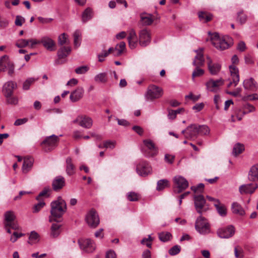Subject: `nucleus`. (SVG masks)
<instances>
[{
	"label": "nucleus",
	"mask_w": 258,
	"mask_h": 258,
	"mask_svg": "<svg viewBox=\"0 0 258 258\" xmlns=\"http://www.w3.org/2000/svg\"><path fill=\"white\" fill-rule=\"evenodd\" d=\"M204 184L200 183L197 186H191V189L194 191L195 195H198V193H201L204 191Z\"/></svg>",
	"instance_id": "obj_52"
},
{
	"label": "nucleus",
	"mask_w": 258,
	"mask_h": 258,
	"mask_svg": "<svg viewBox=\"0 0 258 258\" xmlns=\"http://www.w3.org/2000/svg\"><path fill=\"white\" fill-rule=\"evenodd\" d=\"M235 230L233 226H229L227 228L219 229L217 231L218 236L222 238H228L233 236Z\"/></svg>",
	"instance_id": "obj_17"
},
{
	"label": "nucleus",
	"mask_w": 258,
	"mask_h": 258,
	"mask_svg": "<svg viewBox=\"0 0 258 258\" xmlns=\"http://www.w3.org/2000/svg\"><path fill=\"white\" fill-rule=\"evenodd\" d=\"M231 210L234 214L243 216L245 214V211L241 206L238 203H233L231 206Z\"/></svg>",
	"instance_id": "obj_31"
},
{
	"label": "nucleus",
	"mask_w": 258,
	"mask_h": 258,
	"mask_svg": "<svg viewBox=\"0 0 258 258\" xmlns=\"http://www.w3.org/2000/svg\"><path fill=\"white\" fill-rule=\"evenodd\" d=\"M243 109V114H245L254 111L255 110V107L249 104H246L244 105Z\"/></svg>",
	"instance_id": "obj_58"
},
{
	"label": "nucleus",
	"mask_w": 258,
	"mask_h": 258,
	"mask_svg": "<svg viewBox=\"0 0 258 258\" xmlns=\"http://www.w3.org/2000/svg\"><path fill=\"white\" fill-rule=\"evenodd\" d=\"M248 175L250 180L258 181V164L251 167Z\"/></svg>",
	"instance_id": "obj_33"
},
{
	"label": "nucleus",
	"mask_w": 258,
	"mask_h": 258,
	"mask_svg": "<svg viewBox=\"0 0 258 258\" xmlns=\"http://www.w3.org/2000/svg\"><path fill=\"white\" fill-rule=\"evenodd\" d=\"M66 162L67 174L69 176L74 175L75 173V166L73 163L72 158L70 157H67Z\"/></svg>",
	"instance_id": "obj_28"
},
{
	"label": "nucleus",
	"mask_w": 258,
	"mask_h": 258,
	"mask_svg": "<svg viewBox=\"0 0 258 258\" xmlns=\"http://www.w3.org/2000/svg\"><path fill=\"white\" fill-rule=\"evenodd\" d=\"M207 59L208 67L210 73L213 75H217L221 70V65L218 63H213L209 57H207Z\"/></svg>",
	"instance_id": "obj_22"
},
{
	"label": "nucleus",
	"mask_w": 258,
	"mask_h": 258,
	"mask_svg": "<svg viewBox=\"0 0 258 258\" xmlns=\"http://www.w3.org/2000/svg\"><path fill=\"white\" fill-rule=\"evenodd\" d=\"M199 135H207L210 133V128L206 125H198Z\"/></svg>",
	"instance_id": "obj_41"
},
{
	"label": "nucleus",
	"mask_w": 258,
	"mask_h": 258,
	"mask_svg": "<svg viewBox=\"0 0 258 258\" xmlns=\"http://www.w3.org/2000/svg\"><path fill=\"white\" fill-rule=\"evenodd\" d=\"M29 45L28 40L21 39L16 43V45L19 48L25 47Z\"/></svg>",
	"instance_id": "obj_55"
},
{
	"label": "nucleus",
	"mask_w": 258,
	"mask_h": 258,
	"mask_svg": "<svg viewBox=\"0 0 258 258\" xmlns=\"http://www.w3.org/2000/svg\"><path fill=\"white\" fill-rule=\"evenodd\" d=\"M210 35V39L212 44L218 49L223 50L227 49L230 46V41L231 38L228 37L220 38L218 33H214Z\"/></svg>",
	"instance_id": "obj_2"
},
{
	"label": "nucleus",
	"mask_w": 258,
	"mask_h": 258,
	"mask_svg": "<svg viewBox=\"0 0 258 258\" xmlns=\"http://www.w3.org/2000/svg\"><path fill=\"white\" fill-rule=\"evenodd\" d=\"M58 42L61 46L69 43V40L66 33H63L58 37Z\"/></svg>",
	"instance_id": "obj_50"
},
{
	"label": "nucleus",
	"mask_w": 258,
	"mask_h": 258,
	"mask_svg": "<svg viewBox=\"0 0 258 258\" xmlns=\"http://www.w3.org/2000/svg\"><path fill=\"white\" fill-rule=\"evenodd\" d=\"M17 87V83L12 81L6 82L3 86V93L4 96L13 95L14 90Z\"/></svg>",
	"instance_id": "obj_21"
},
{
	"label": "nucleus",
	"mask_w": 258,
	"mask_h": 258,
	"mask_svg": "<svg viewBox=\"0 0 258 258\" xmlns=\"http://www.w3.org/2000/svg\"><path fill=\"white\" fill-rule=\"evenodd\" d=\"M73 122L78 123L81 126L88 129L90 128L93 125L92 119L85 115H79Z\"/></svg>",
	"instance_id": "obj_13"
},
{
	"label": "nucleus",
	"mask_w": 258,
	"mask_h": 258,
	"mask_svg": "<svg viewBox=\"0 0 258 258\" xmlns=\"http://www.w3.org/2000/svg\"><path fill=\"white\" fill-rule=\"evenodd\" d=\"M169 186V181L167 179H161L157 182L156 189L160 191Z\"/></svg>",
	"instance_id": "obj_37"
},
{
	"label": "nucleus",
	"mask_w": 258,
	"mask_h": 258,
	"mask_svg": "<svg viewBox=\"0 0 258 258\" xmlns=\"http://www.w3.org/2000/svg\"><path fill=\"white\" fill-rule=\"evenodd\" d=\"M85 219L88 225L93 228L97 227L100 223L99 216L94 209L91 210L87 213Z\"/></svg>",
	"instance_id": "obj_12"
},
{
	"label": "nucleus",
	"mask_w": 258,
	"mask_h": 258,
	"mask_svg": "<svg viewBox=\"0 0 258 258\" xmlns=\"http://www.w3.org/2000/svg\"><path fill=\"white\" fill-rule=\"evenodd\" d=\"M243 86L245 90L251 91H255L257 88V84L252 78L244 80Z\"/></svg>",
	"instance_id": "obj_24"
},
{
	"label": "nucleus",
	"mask_w": 258,
	"mask_h": 258,
	"mask_svg": "<svg viewBox=\"0 0 258 258\" xmlns=\"http://www.w3.org/2000/svg\"><path fill=\"white\" fill-rule=\"evenodd\" d=\"M25 22V19L21 16L17 15L16 17L15 24L17 26H21Z\"/></svg>",
	"instance_id": "obj_59"
},
{
	"label": "nucleus",
	"mask_w": 258,
	"mask_h": 258,
	"mask_svg": "<svg viewBox=\"0 0 258 258\" xmlns=\"http://www.w3.org/2000/svg\"><path fill=\"white\" fill-rule=\"evenodd\" d=\"M199 18L201 21L206 23L212 20V15L206 12H201L199 13Z\"/></svg>",
	"instance_id": "obj_35"
},
{
	"label": "nucleus",
	"mask_w": 258,
	"mask_h": 258,
	"mask_svg": "<svg viewBox=\"0 0 258 258\" xmlns=\"http://www.w3.org/2000/svg\"><path fill=\"white\" fill-rule=\"evenodd\" d=\"M247 15L243 12V11H240L237 14L236 21L240 24H244L247 20Z\"/></svg>",
	"instance_id": "obj_38"
},
{
	"label": "nucleus",
	"mask_w": 258,
	"mask_h": 258,
	"mask_svg": "<svg viewBox=\"0 0 258 258\" xmlns=\"http://www.w3.org/2000/svg\"><path fill=\"white\" fill-rule=\"evenodd\" d=\"M164 158L166 162L172 164L174 162L175 156L170 154H166Z\"/></svg>",
	"instance_id": "obj_64"
},
{
	"label": "nucleus",
	"mask_w": 258,
	"mask_h": 258,
	"mask_svg": "<svg viewBox=\"0 0 258 258\" xmlns=\"http://www.w3.org/2000/svg\"><path fill=\"white\" fill-rule=\"evenodd\" d=\"M215 207L218 214L224 217L227 214V209L225 205L221 204L219 201H216V203L214 204Z\"/></svg>",
	"instance_id": "obj_30"
},
{
	"label": "nucleus",
	"mask_w": 258,
	"mask_h": 258,
	"mask_svg": "<svg viewBox=\"0 0 258 258\" xmlns=\"http://www.w3.org/2000/svg\"><path fill=\"white\" fill-rule=\"evenodd\" d=\"M5 223H10L14 221L15 216L13 212L7 211L5 214Z\"/></svg>",
	"instance_id": "obj_48"
},
{
	"label": "nucleus",
	"mask_w": 258,
	"mask_h": 258,
	"mask_svg": "<svg viewBox=\"0 0 258 258\" xmlns=\"http://www.w3.org/2000/svg\"><path fill=\"white\" fill-rule=\"evenodd\" d=\"M50 191V189L48 187H45L42 191H41L39 195L37 197L36 200H39L41 197H45L47 198L49 197V191Z\"/></svg>",
	"instance_id": "obj_53"
},
{
	"label": "nucleus",
	"mask_w": 258,
	"mask_h": 258,
	"mask_svg": "<svg viewBox=\"0 0 258 258\" xmlns=\"http://www.w3.org/2000/svg\"><path fill=\"white\" fill-rule=\"evenodd\" d=\"M58 141V137L53 135L47 137L42 142L41 145L45 152H50L57 146Z\"/></svg>",
	"instance_id": "obj_6"
},
{
	"label": "nucleus",
	"mask_w": 258,
	"mask_h": 258,
	"mask_svg": "<svg viewBox=\"0 0 258 258\" xmlns=\"http://www.w3.org/2000/svg\"><path fill=\"white\" fill-rule=\"evenodd\" d=\"M203 51V48H202L195 50L197 55L195 56L192 63L194 66L196 67V69L192 73V78L201 76L204 73V70L199 68V67L203 66L205 63Z\"/></svg>",
	"instance_id": "obj_3"
},
{
	"label": "nucleus",
	"mask_w": 258,
	"mask_h": 258,
	"mask_svg": "<svg viewBox=\"0 0 258 258\" xmlns=\"http://www.w3.org/2000/svg\"><path fill=\"white\" fill-rule=\"evenodd\" d=\"M141 21L144 25H150L153 23V19L151 15H142L141 16Z\"/></svg>",
	"instance_id": "obj_45"
},
{
	"label": "nucleus",
	"mask_w": 258,
	"mask_h": 258,
	"mask_svg": "<svg viewBox=\"0 0 258 258\" xmlns=\"http://www.w3.org/2000/svg\"><path fill=\"white\" fill-rule=\"evenodd\" d=\"M7 69L8 71V74L10 76H12L14 73V64L10 60L9 61V64H8Z\"/></svg>",
	"instance_id": "obj_62"
},
{
	"label": "nucleus",
	"mask_w": 258,
	"mask_h": 258,
	"mask_svg": "<svg viewBox=\"0 0 258 258\" xmlns=\"http://www.w3.org/2000/svg\"><path fill=\"white\" fill-rule=\"evenodd\" d=\"M175 190L177 193L181 192L188 186V182L183 176L176 175L173 178Z\"/></svg>",
	"instance_id": "obj_11"
},
{
	"label": "nucleus",
	"mask_w": 258,
	"mask_h": 258,
	"mask_svg": "<svg viewBox=\"0 0 258 258\" xmlns=\"http://www.w3.org/2000/svg\"><path fill=\"white\" fill-rule=\"evenodd\" d=\"M136 170L138 174L142 176H146L152 173V167L146 161H140L137 165Z\"/></svg>",
	"instance_id": "obj_10"
},
{
	"label": "nucleus",
	"mask_w": 258,
	"mask_h": 258,
	"mask_svg": "<svg viewBox=\"0 0 258 258\" xmlns=\"http://www.w3.org/2000/svg\"><path fill=\"white\" fill-rule=\"evenodd\" d=\"M224 84V80L220 78L219 79L214 80L210 79L206 83V87L207 90L211 92L217 93L220 88V87Z\"/></svg>",
	"instance_id": "obj_9"
},
{
	"label": "nucleus",
	"mask_w": 258,
	"mask_h": 258,
	"mask_svg": "<svg viewBox=\"0 0 258 258\" xmlns=\"http://www.w3.org/2000/svg\"><path fill=\"white\" fill-rule=\"evenodd\" d=\"M257 187L258 185L255 183L243 184L239 187V191L241 195L252 194Z\"/></svg>",
	"instance_id": "obj_19"
},
{
	"label": "nucleus",
	"mask_w": 258,
	"mask_h": 258,
	"mask_svg": "<svg viewBox=\"0 0 258 258\" xmlns=\"http://www.w3.org/2000/svg\"><path fill=\"white\" fill-rule=\"evenodd\" d=\"M34 163V159L31 157H26L24 159L22 171L24 173H28L32 168Z\"/></svg>",
	"instance_id": "obj_25"
},
{
	"label": "nucleus",
	"mask_w": 258,
	"mask_h": 258,
	"mask_svg": "<svg viewBox=\"0 0 258 258\" xmlns=\"http://www.w3.org/2000/svg\"><path fill=\"white\" fill-rule=\"evenodd\" d=\"M142 151L147 157H152L158 154V150L154 142L150 139L143 140V146Z\"/></svg>",
	"instance_id": "obj_4"
},
{
	"label": "nucleus",
	"mask_w": 258,
	"mask_h": 258,
	"mask_svg": "<svg viewBox=\"0 0 258 258\" xmlns=\"http://www.w3.org/2000/svg\"><path fill=\"white\" fill-rule=\"evenodd\" d=\"M244 150V145L243 144L237 143L235 145L233 149V154L235 156H237L241 154Z\"/></svg>",
	"instance_id": "obj_42"
},
{
	"label": "nucleus",
	"mask_w": 258,
	"mask_h": 258,
	"mask_svg": "<svg viewBox=\"0 0 258 258\" xmlns=\"http://www.w3.org/2000/svg\"><path fill=\"white\" fill-rule=\"evenodd\" d=\"M78 242L80 249L85 252L92 253L96 249L95 242L90 239H80Z\"/></svg>",
	"instance_id": "obj_8"
},
{
	"label": "nucleus",
	"mask_w": 258,
	"mask_h": 258,
	"mask_svg": "<svg viewBox=\"0 0 258 258\" xmlns=\"http://www.w3.org/2000/svg\"><path fill=\"white\" fill-rule=\"evenodd\" d=\"M94 80L98 83H105L107 81L106 74L105 73H100L94 77Z\"/></svg>",
	"instance_id": "obj_49"
},
{
	"label": "nucleus",
	"mask_w": 258,
	"mask_h": 258,
	"mask_svg": "<svg viewBox=\"0 0 258 258\" xmlns=\"http://www.w3.org/2000/svg\"><path fill=\"white\" fill-rule=\"evenodd\" d=\"M198 133V124H191L182 131V134L184 135L185 138L188 140L197 138L199 135Z\"/></svg>",
	"instance_id": "obj_14"
},
{
	"label": "nucleus",
	"mask_w": 258,
	"mask_h": 258,
	"mask_svg": "<svg viewBox=\"0 0 258 258\" xmlns=\"http://www.w3.org/2000/svg\"><path fill=\"white\" fill-rule=\"evenodd\" d=\"M38 79H35L34 78H28L23 84V89L24 90H28L29 89L30 86L33 84Z\"/></svg>",
	"instance_id": "obj_43"
},
{
	"label": "nucleus",
	"mask_w": 258,
	"mask_h": 258,
	"mask_svg": "<svg viewBox=\"0 0 258 258\" xmlns=\"http://www.w3.org/2000/svg\"><path fill=\"white\" fill-rule=\"evenodd\" d=\"M61 225L58 224L53 223L51 227V236L53 237H56L60 233V227Z\"/></svg>",
	"instance_id": "obj_36"
},
{
	"label": "nucleus",
	"mask_w": 258,
	"mask_h": 258,
	"mask_svg": "<svg viewBox=\"0 0 258 258\" xmlns=\"http://www.w3.org/2000/svg\"><path fill=\"white\" fill-rule=\"evenodd\" d=\"M158 237L161 241L167 242L171 239L172 235L168 232H162L158 234Z\"/></svg>",
	"instance_id": "obj_39"
},
{
	"label": "nucleus",
	"mask_w": 258,
	"mask_h": 258,
	"mask_svg": "<svg viewBox=\"0 0 258 258\" xmlns=\"http://www.w3.org/2000/svg\"><path fill=\"white\" fill-rule=\"evenodd\" d=\"M140 198V196L135 192H130V201H137Z\"/></svg>",
	"instance_id": "obj_63"
},
{
	"label": "nucleus",
	"mask_w": 258,
	"mask_h": 258,
	"mask_svg": "<svg viewBox=\"0 0 258 258\" xmlns=\"http://www.w3.org/2000/svg\"><path fill=\"white\" fill-rule=\"evenodd\" d=\"M71 51V48L69 46H61L57 51L58 59L55 61L56 64L62 63L59 59L67 57Z\"/></svg>",
	"instance_id": "obj_20"
},
{
	"label": "nucleus",
	"mask_w": 258,
	"mask_h": 258,
	"mask_svg": "<svg viewBox=\"0 0 258 258\" xmlns=\"http://www.w3.org/2000/svg\"><path fill=\"white\" fill-rule=\"evenodd\" d=\"M194 203L197 212L200 214H202V209L206 204V200L204 196L201 194L195 195Z\"/></svg>",
	"instance_id": "obj_18"
},
{
	"label": "nucleus",
	"mask_w": 258,
	"mask_h": 258,
	"mask_svg": "<svg viewBox=\"0 0 258 258\" xmlns=\"http://www.w3.org/2000/svg\"><path fill=\"white\" fill-rule=\"evenodd\" d=\"M5 226L6 230L9 233H11L10 228L15 230L18 229L19 228V226L18 224L15 222L14 221L10 223H5Z\"/></svg>",
	"instance_id": "obj_46"
},
{
	"label": "nucleus",
	"mask_w": 258,
	"mask_h": 258,
	"mask_svg": "<svg viewBox=\"0 0 258 258\" xmlns=\"http://www.w3.org/2000/svg\"><path fill=\"white\" fill-rule=\"evenodd\" d=\"M83 94L84 89L83 88L78 87L71 93L70 98L72 102H77L83 97Z\"/></svg>",
	"instance_id": "obj_26"
},
{
	"label": "nucleus",
	"mask_w": 258,
	"mask_h": 258,
	"mask_svg": "<svg viewBox=\"0 0 258 258\" xmlns=\"http://www.w3.org/2000/svg\"><path fill=\"white\" fill-rule=\"evenodd\" d=\"M45 205V203L43 201L39 202L37 204L35 205L33 208V212H38Z\"/></svg>",
	"instance_id": "obj_60"
},
{
	"label": "nucleus",
	"mask_w": 258,
	"mask_h": 258,
	"mask_svg": "<svg viewBox=\"0 0 258 258\" xmlns=\"http://www.w3.org/2000/svg\"><path fill=\"white\" fill-rule=\"evenodd\" d=\"M241 91V88H237L234 91H227L226 93L228 94L232 95L234 97H240Z\"/></svg>",
	"instance_id": "obj_61"
},
{
	"label": "nucleus",
	"mask_w": 258,
	"mask_h": 258,
	"mask_svg": "<svg viewBox=\"0 0 258 258\" xmlns=\"http://www.w3.org/2000/svg\"><path fill=\"white\" fill-rule=\"evenodd\" d=\"M50 206L51 215L49 216V221L60 222L62 216L67 211L66 202L61 197H58L57 200L51 203Z\"/></svg>",
	"instance_id": "obj_1"
},
{
	"label": "nucleus",
	"mask_w": 258,
	"mask_h": 258,
	"mask_svg": "<svg viewBox=\"0 0 258 258\" xmlns=\"http://www.w3.org/2000/svg\"><path fill=\"white\" fill-rule=\"evenodd\" d=\"M229 71L231 75L232 81H230L227 85V87L230 88L232 85L235 87L237 85L239 82V75L238 68L234 66H229Z\"/></svg>",
	"instance_id": "obj_15"
},
{
	"label": "nucleus",
	"mask_w": 258,
	"mask_h": 258,
	"mask_svg": "<svg viewBox=\"0 0 258 258\" xmlns=\"http://www.w3.org/2000/svg\"><path fill=\"white\" fill-rule=\"evenodd\" d=\"M40 43H42L43 46L47 50H53V46L55 45L54 41L50 37L47 36L42 37L40 40Z\"/></svg>",
	"instance_id": "obj_27"
},
{
	"label": "nucleus",
	"mask_w": 258,
	"mask_h": 258,
	"mask_svg": "<svg viewBox=\"0 0 258 258\" xmlns=\"http://www.w3.org/2000/svg\"><path fill=\"white\" fill-rule=\"evenodd\" d=\"M39 241V235L35 231H32L29 238L28 242L31 244L36 243Z\"/></svg>",
	"instance_id": "obj_44"
},
{
	"label": "nucleus",
	"mask_w": 258,
	"mask_h": 258,
	"mask_svg": "<svg viewBox=\"0 0 258 258\" xmlns=\"http://www.w3.org/2000/svg\"><path fill=\"white\" fill-rule=\"evenodd\" d=\"M125 48V43L123 41L120 42L119 44H117L114 48L116 50V52L114 53V55H120Z\"/></svg>",
	"instance_id": "obj_40"
},
{
	"label": "nucleus",
	"mask_w": 258,
	"mask_h": 258,
	"mask_svg": "<svg viewBox=\"0 0 258 258\" xmlns=\"http://www.w3.org/2000/svg\"><path fill=\"white\" fill-rule=\"evenodd\" d=\"M139 37V43L142 46H146L151 42V34L150 32L146 29H143L140 31Z\"/></svg>",
	"instance_id": "obj_16"
},
{
	"label": "nucleus",
	"mask_w": 258,
	"mask_h": 258,
	"mask_svg": "<svg viewBox=\"0 0 258 258\" xmlns=\"http://www.w3.org/2000/svg\"><path fill=\"white\" fill-rule=\"evenodd\" d=\"M181 250V247L179 245H176L173 246L169 250V253L171 255H175L178 254Z\"/></svg>",
	"instance_id": "obj_54"
},
{
	"label": "nucleus",
	"mask_w": 258,
	"mask_h": 258,
	"mask_svg": "<svg viewBox=\"0 0 258 258\" xmlns=\"http://www.w3.org/2000/svg\"><path fill=\"white\" fill-rule=\"evenodd\" d=\"M65 185V179L62 176H56L53 180L52 186L54 191H58Z\"/></svg>",
	"instance_id": "obj_23"
},
{
	"label": "nucleus",
	"mask_w": 258,
	"mask_h": 258,
	"mask_svg": "<svg viewBox=\"0 0 258 258\" xmlns=\"http://www.w3.org/2000/svg\"><path fill=\"white\" fill-rule=\"evenodd\" d=\"M93 17V11L90 8H86L82 13V21L83 23H86L91 20Z\"/></svg>",
	"instance_id": "obj_32"
},
{
	"label": "nucleus",
	"mask_w": 258,
	"mask_h": 258,
	"mask_svg": "<svg viewBox=\"0 0 258 258\" xmlns=\"http://www.w3.org/2000/svg\"><path fill=\"white\" fill-rule=\"evenodd\" d=\"M89 68L87 66H83L75 69V72L77 74H84L89 71Z\"/></svg>",
	"instance_id": "obj_56"
},
{
	"label": "nucleus",
	"mask_w": 258,
	"mask_h": 258,
	"mask_svg": "<svg viewBox=\"0 0 258 258\" xmlns=\"http://www.w3.org/2000/svg\"><path fill=\"white\" fill-rule=\"evenodd\" d=\"M163 94V90L161 87L155 85H151L148 88L145 97L147 100L153 101L160 98Z\"/></svg>",
	"instance_id": "obj_5"
},
{
	"label": "nucleus",
	"mask_w": 258,
	"mask_h": 258,
	"mask_svg": "<svg viewBox=\"0 0 258 258\" xmlns=\"http://www.w3.org/2000/svg\"><path fill=\"white\" fill-rule=\"evenodd\" d=\"M139 44L138 37L134 30H130V49L136 48Z\"/></svg>",
	"instance_id": "obj_29"
},
{
	"label": "nucleus",
	"mask_w": 258,
	"mask_h": 258,
	"mask_svg": "<svg viewBox=\"0 0 258 258\" xmlns=\"http://www.w3.org/2000/svg\"><path fill=\"white\" fill-rule=\"evenodd\" d=\"M81 33L79 31L77 30L74 33V45L75 46L78 47L80 44V38L81 37Z\"/></svg>",
	"instance_id": "obj_51"
},
{
	"label": "nucleus",
	"mask_w": 258,
	"mask_h": 258,
	"mask_svg": "<svg viewBox=\"0 0 258 258\" xmlns=\"http://www.w3.org/2000/svg\"><path fill=\"white\" fill-rule=\"evenodd\" d=\"M195 228L200 234H206L210 232V225L206 219L202 216L197 218Z\"/></svg>",
	"instance_id": "obj_7"
},
{
	"label": "nucleus",
	"mask_w": 258,
	"mask_h": 258,
	"mask_svg": "<svg viewBox=\"0 0 258 258\" xmlns=\"http://www.w3.org/2000/svg\"><path fill=\"white\" fill-rule=\"evenodd\" d=\"M6 98L7 104L11 105H17L18 103V99L17 97L13 96L12 95L5 96Z\"/></svg>",
	"instance_id": "obj_47"
},
{
	"label": "nucleus",
	"mask_w": 258,
	"mask_h": 258,
	"mask_svg": "<svg viewBox=\"0 0 258 258\" xmlns=\"http://www.w3.org/2000/svg\"><path fill=\"white\" fill-rule=\"evenodd\" d=\"M9 59L7 55L3 56L0 59V72H5L9 63Z\"/></svg>",
	"instance_id": "obj_34"
},
{
	"label": "nucleus",
	"mask_w": 258,
	"mask_h": 258,
	"mask_svg": "<svg viewBox=\"0 0 258 258\" xmlns=\"http://www.w3.org/2000/svg\"><path fill=\"white\" fill-rule=\"evenodd\" d=\"M153 238L149 235L148 238H144L141 241V243L146 245L148 247H151Z\"/></svg>",
	"instance_id": "obj_57"
}]
</instances>
